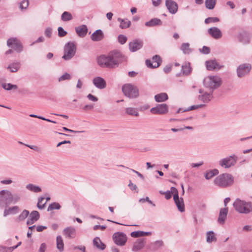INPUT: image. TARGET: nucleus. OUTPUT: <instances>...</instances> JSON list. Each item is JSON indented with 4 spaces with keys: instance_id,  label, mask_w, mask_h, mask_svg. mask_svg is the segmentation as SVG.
<instances>
[{
    "instance_id": "8",
    "label": "nucleus",
    "mask_w": 252,
    "mask_h": 252,
    "mask_svg": "<svg viewBox=\"0 0 252 252\" xmlns=\"http://www.w3.org/2000/svg\"><path fill=\"white\" fill-rule=\"evenodd\" d=\"M252 69V65L249 63L240 64L237 68V75L239 78H243L248 75Z\"/></svg>"
},
{
    "instance_id": "35",
    "label": "nucleus",
    "mask_w": 252,
    "mask_h": 252,
    "mask_svg": "<svg viewBox=\"0 0 252 252\" xmlns=\"http://www.w3.org/2000/svg\"><path fill=\"white\" fill-rule=\"evenodd\" d=\"M26 188L27 189L32 192L37 193L41 191V189L39 186H35L32 184H28Z\"/></svg>"
},
{
    "instance_id": "37",
    "label": "nucleus",
    "mask_w": 252,
    "mask_h": 252,
    "mask_svg": "<svg viewBox=\"0 0 252 252\" xmlns=\"http://www.w3.org/2000/svg\"><path fill=\"white\" fill-rule=\"evenodd\" d=\"M57 248L61 252L63 250L64 244L61 236H58L56 238Z\"/></svg>"
},
{
    "instance_id": "1",
    "label": "nucleus",
    "mask_w": 252,
    "mask_h": 252,
    "mask_svg": "<svg viewBox=\"0 0 252 252\" xmlns=\"http://www.w3.org/2000/svg\"><path fill=\"white\" fill-rule=\"evenodd\" d=\"M122 55L118 51H114L110 52L107 55H102L97 59L98 65L102 67L114 68L118 66L120 62V59Z\"/></svg>"
},
{
    "instance_id": "64",
    "label": "nucleus",
    "mask_w": 252,
    "mask_h": 252,
    "mask_svg": "<svg viewBox=\"0 0 252 252\" xmlns=\"http://www.w3.org/2000/svg\"><path fill=\"white\" fill-rule=\"evenodd\" d=\"M128 186L132 190H135L137 189L136 185L132 183L130 181Z\"/></svg>"
},
{
    "instance_id": "43",
    "label": "nucleus",
    "mask_w": 252,
    "mask_h": 252,
    "mask_svg": "<svg viewBox=\"0 0 252 252\" xmlns=\"http://www.w3.org/2000/svg\"><path fill=\"white\" fill-rule=\"evenodd\" d=\"M126 113L129 115L138 116V113L137 110L132 107H128L126 109Z\"/></svg>"
},
{
    "instance_id": "56",
    "label": "nucleus",
    "mask_w": 252,
    "mask_h": 252,
    "mask_svg": "<svg viewBox=\"0 0 252 252\" xmlns=\"http://www.w3.org/2000/svg\"><path fill=\"white\" fill-rule=\"evenodd\" d=\"M52 33V29L50 28H46L45 31V34L48 37H50L51 36Z\"/></svg>"
},
{
    "instance_id": "48",
    "label": "nucleus",
    "mask_w": 252,
    "mask_h": 252,
    "mask_svg": "<svg viewBox=\"0 0 252 252\" xmlns=\"http://www.w3.org/2000/svg\"><path fill=\"white\" fill-rule=\"evenodd\" d=\"M127 39L126 36L123 34H120L118 37V41L121 44H125L126 42Z\"/></svg>"
},
{
    "instance_id": "4",
    "label": "nucleus",
    "mask_w": 252,
    "mask_h": 252,
    "mask_svg": "<svg viewBox=\"0 0 252 252\" xmlns=\"http://www.w3.org/2000/svg\"><path fill=\"white\" fill-rule=\"evenodd\" d=\"M124 94L129 98H135L139 96V90L136 86L131 84H126L122 87Z\"/></svg>"
},
{
    "instance_id": "51",
    "label": "nucleus",
    "mask_w": 252,
    "mask_h": 252,
    "mask_svg": "<svg viewBox=\"0 0 252 252\" xmlns=\"http://www.w3.org/2000/svg\"><path fill=\"white\" fill-rule=\"evenodd\" d=\"M71 78L70 75L67 73H65L63 75H62L59 78V81H63L65 80H69Z\"/></svg>"
},
{
    "instance_id": "17",
    "label": "nucleus",
    "mask_w": 252,
    "mask_h": 252,
    "mask_svg": "<svg viewBox=\"0 0 252 252\" xmlns=\"http://www.w3.org/2000/svg\"><path fill=\"white\" fill-rule=\"evenodd\" d=\"M93 82L94 85L99 89H103L106 87V81L101 77H94Z\"/></svg>"
},
{
    "instance_id": "28",
    "label": "nucleus",
    "mask_w": 252,
    "mask_h": 252,
    "mask_svg": "<svg viewBox=\"0 0 252 252\" xmlns=\"http://www.w3.org/2000/svg\"><path fill=\"white\" fill-rule=\"evenodd\" d=\"M162 24L160 19L158 18H153L151 19L149 21L146 22L145 25L146 27H154L156 26H161Z\"/></svg>"
},
{
    "instance_id": "55",
    "label": "nucleus",
    "mask_w": 252,
    "mask_h": 252,
    "mask_svg": "<svg viewBox=\"0 0 252 252\" xmlns=\"http://www.w3.org/2000/svg\"><path fill=\"white\" fill-rule=\"evenodd\" d=\"M87 98L91 101L96 102L98 100L97 97L90 94L87 95Z\"/></svg>"
},
{
    "instance_id": "23",
    "label": "nucleus",
    "mask_w": 252,
    "mask_h": 252,
    "mask_svg": "<svg viewBox=\"0 0 252 252\" xmlns=\"http://www.w3.org/2000/svg\"><path fill=\"white\" fill-rule=\"evenodd\" d=\"M205 63L206 67L209 70H213L216 69H219L222 67L216 61H208Z\"/></svg>"
},
{
    "instance_id": "32",
    "label": "nucleus",
    "mask_w": 252,
    "mask_h": 252,
    "mask_svg": "<svg viewBox=\"0 0 252 252\" xmlns=\"http://www.w3.org/2000/svg\"><path fill=\"white\" fill-rule=\"evenodd\" d=\"M238 38L239 41L243 44H247L249 43L250 39L247 33L245 32L241 33L238 35Z\"/></svg>"
},
{
    "instance_id": "46",
    "label": "nucleus",
    "mask_w": 252,
    "mask_h": 252,
    "mask_svg": "<svg viewBox=\"0 0 252 252\" xmlns=\"http://www.w3.org/2000/svg\"><path fill=\"white\" fill-rule=\"evenodd\" d=\"M61 206L59 203L54 202L50 204L47 208V211H50L54 209L59 210Z\"/></svg>"
},
{
    "instance_id": "63",
    "label": "nucleus",
    "mask_w": 252,
    "mask_h": 252,
    "mask_svg": "<svg viewBox=\"0 0 252 252\" xmlns=\"http://www.w3.org/2000/svg\"><path fill=\"white\" fill-rule=\"evenodd\" d=\"M161 0H152V4L154 6H158L161 3Z\"/></svg>"
},
{
    "instance_id": "44",
    "label": "nucleus",
    "mask_w": 252,
    "mask_h": 252,
    "mask_svg": "<svg viewBox=\"0 0 252 252\" xmlns=\"http://www.w3.org/2000/svg\"><path fill=\"white\" fill-rule=\"evenodd\" d=\"M2 87L7 91H10L12 89L16 90L17 89L18 87L16 85H13L10 83H2Z\"/></svg>"
},
{
    "instance_id": "29",
    "label": "nucleus",
    "mask_w": 252,
    "mask_h": 252,
    "mask_svg": "<svg viewBox=\"0 0 252 252\" xmlns=\"http://www.w3.org/2000/svg\"><path fill=\"white\" fill-rule=\"evenodd\" d=\"M155 99L157 102H164L168 99V95L165 93H161L155 95Z\"/></svg>"
},
{
    "instance_id": "57",
    "label": "nucleus",
    "mask_w": 252,
    "mask_h": 252,
    "mask_svg": "<svg viewBox=\"0 0 252 252\" xmlns=\"http://www.w3.org/2000/svg\"><path fill=\"white\" fill-rule=\"evenodd\" d=\"M94 104H87V105H85L83 107V110H85V111L91 110L93 109L94 108Z\"/></svg>"
},
{
    "instance_id": "36",
    "label": "nucleus",
    "mask_w": 252,
    "mask_h": 252,
    "mask_svg": "<svg viewBox=\"0 0 252 252\" xmlns=\"http://www.w3.org/2000/svg\"><path fill=\"white\" fill-rule=\"evenodd\" d=\"M206 241L208 243H212L217 241V238L216 237L215 234L213 231H210L207 233Z\"/></svg>"
},
{
    "instance_id": "10",
    "label": "nucleus",
    "mask_w": 252,
    "mask_h": 252,
    "mask_svg": "<svg viewBox=\"0 0 252 252\" xmlns=\"http://www.w3.org/2000/svg\"><path fill=\"white\" fill-rule=\"evenodd\" d=\"M113 239L116 245L122 246L126 244L127 237L124 233L118 232L113 235Z\"/></svg>"
},
{
    "instance_id": "14",
    "label": "nucleus",
    "mask_w": 252,
    "mask_h": 252,
    "mask_svg": "<svg viewBox=\"0 0 252 252\" xmlns=\"http://www.w3.org/2000/svg\"><path fill=\"white\" fill-rule=\"evenodd\" d=\"M161 63V60L158 55H155L152 58V61L147 60L146 64L148 67L156 68L160 65Z\"/></svg>"
},
{
    "instance_id": "16",
    "label": "nucleus",
    "mask_w": 252,
    "mask_h": 252,
    "mask_svg": "<svg viewBox=\"0 0 252 252\" xmlns=\"http://www.w3.org/2000/svg\"><path fill=\"white\" fill-rule=\"evenodd\" d=\"M143 45L142 40L135 39L129 43V49L130 52H134L140 49Z\"/></svg>"
},
{
    "instance_id": "15",
    "label": "nucleus",
    "mask_w": 252,
    "mask_h": 252,
    "mask_svg": "<svg viewBox=\"0 0 252 252\" xmlns=\"http://www.w3.org/2000/svg\"><path fill=\"white\" fill-rule=\"evenodd\" d=\"M165 6L171 14H174L178 11V4L173 0H165Z\"/></svg>"
},
{
    "instance_id": "45",
    "label": "nucleus",
    "mask_w": 252,
    "mask_h": 252,
    "mask_svg": "<svg viewBox=\"0 0 252 252\" xmlns=\"http://www.w3.org/2000/svg\"><path fill=\"white\" fill-rule=\"evenodd\" d=\"M181 49L184 54H189L191 52V50L189 48V44L188 43H183Z\"/></svg>"
},
{
    "instance_id": "50",
    "label": "nucleus",
    "mask_w": 252,
    "mask_h": 252,
    "mask_svg": "<svg viewBox=\"0 0 252 252\" xmlns=\"http://www.w3.org/2000/svg\"><path fill=\"white\" fill-rule=\"evenodd\" d=\"M44 199V197H40L39 198H38V202H37V207L39 209H42L43 208H44V206H45V205L46 204V202H45L44 204H42V201Z\"/></svg>"
},
{
    "instance_id": "40",
    "label": "nucleus",
    "mask_w": 252,
    "mask_h": 252,
    "mask_svg": "<svg viewBox=\"0 0 252 252\" xmlns=\"http://www.w3.org/2000/svg\"><path fill=\"white\" fill-rule=\"evenodd\" d=\"M10 204L11 203H16L19 202L21 199V196L19 194L15 193L12 194L11 192L10 196Z\"/></svg>"
},
{
    "instance_id": "27",
    "label": "nucleus",
    "mask_w": 252,
    "mask_h": 252,
    "mask_svg": "<svg viewBox=\"0 0 252 252\" xmlns=\"http://www.w3.org/2000/svg\"><path fill=\"white\" fill-rule=\"evenodd\" d=\"M19 211V208L17 206L9 207L5 209L3 212V216L6 217L10 214H16Z\"/></svg>"
},
{
    "instance_id": "49",
    "label": "nucleus",
    "mask_w": 252,
    "mask_h": 252,
    "mask_svg": "<svg viewBox=\"0 0 252 252\" xmlns=\"http://www.w3.org/2000/svg\"><path fill=\"white\" fill-rule=\"evenodd\" d=\"M29 0H23L20 3V8L21 9H26L29 6Z\"/></svg>"
},
{
    "instance_id": "59",
    "label": "nucleus",
    "mask_w": 252,
    "mask_h": 252,
    "mask_svg": "<svg viewBox=\"0 0 252 252\" xmlns=\"http://www.w3.org/2000/svg\"><path fill=\"white\" fill-rule=\"evenodd\" d=\"M201 52L203 54H208L210 53V50L209 47L204 46Z\"/></svg>"
},
{
    "instance_id": "12",
    "label": "nucleus",
    "mask_w": 252,
    "mask_h": 252,
    "mask_svg": "<svg viewBox=\"0 0 252 252\" xmlns=\"http://www.w3.org/2000/svg\"><path fill=\"white\" fill-rule=\"evenodd\" d=\"M7 45L17 52H20L22 50V46L16 38L12 37L8 39L7 41Z\"/></svg>"
},
{
    "instance_id": "9",
    "label": "nucleus",
    "mask_w": 252,
    "mask_h": 252,
    "mask_svg": "<svg viewBox=\"0 0 252 252\" xmlns=\"http://www.w3.org/2000/svg\"><path fill=\"white\" fill-rule=\"evenodd\" d=\"M150 112L153 114L164 115L168 113V106L166 104H158L151 109Z\"/></svg>"
},
{
    "instance_id": "41",
    "label": "nucleus",
    "mask_w": 252,
    "mask_h": 252,
    "mask_svg": "<svg viewBox=\"0 0 252 252\" xmlns=\"http://www.w3.org/2000/svg\"><path fill=\"white\" fill-rule=\"evenodd\" d=\"M20 67V63L18 62L14 63L8 65L7 68L9 69L11 72H16Z\"/></svg>"
},
{
    "instance_id": "26",
    "label": "nucleus",
    "mask_w": 252,
    "mask_h": 252,
    "mask_svg": "<svg viewBox=\"0 0 252 252\" xmlns=\"http://www.w3.org/2000/svg\"><path fill=\"white\" fill-rule=\"evenodd\" d=\"M75 31L79 36L83 37L87 34L88 29L86 25H82L76 27Z\"/></svg>"
},
{
    "instance_id": "25",
    "label": "nucleus",
    "mask_w": 252,
    "mask_h": 252,
    "mask_svg": "<svg viewBox=\"0 0 252 252\" xmlns=\"http://www.w3.org/2000/svg\"><path fill=\"white\" fill-rule=\"evenodd\" d=\"M228 213V208H224L220 209L218 221L220 224H223L226 218Z\"/></svg>"
},
{
    "instance_id": "30",
    "label": "nucleus",
    "mask_w": 252,
    "mask_h": 252,
    "mask_svg": "<svg viewBox=\"0 0 252 252\" xmlns=\"http://www.w3.org/2000/svg\"><path fill=\"white\" fill-rule=\"evenodd\" d=\"M118 21L120 22V28L122 29H125L129 27L131 25V22L127 19L118 18Z\"/></svg>"
},
{
    "instance_id": "52",
    "label": "nucleus",
    "mask_w": 252,
    "mask_h": 252,
    "mask_svg": "<svg viewBox=\"0 0 252 252\" xmlns=\"http://www.w3.org/2000/svg\"><path fill=\"white\" fill-rule=\"evenodd\" d=\"M58 35L60 37H63L65 36L67 34V32L65 31L63 28L61 27H60L58 29Z\"/></svg>"
},
{
    "instance_id": "5",
    "label": "nucleus",
    "mask_w": 252,
    "mask_h": 252,
    "mask_svg": "<svg viewBox=\"0 0 252 252\" xmlns=\"http://www.w3.org/2000/svg\"><path fill=\"white\" fill-rule=\"evenodd\" d=\"M204 84L206 87L213 90L219 87L221 85V79L220 77L215 76H210L204 80Z\"/></svg>"
},
{
    "instance_id": "19",
    "label": "nucleus",
    "mask_w": 252,
    "mask_h": 252,
    "mask_svg": "<svg viewBox=\"0 0 252 252\" xmlns=\"http://www.w3.org/2000/svg\"><path fill=\"white\" fill-rule=\"evenodd\" d=\"M39 213L37 211H33L29 214V217L27 220V225H32L39 219Z\"/></svg>"
},
{
    "instance_id": "7",
    "label": "nucleus",
    "mask_w": 252,
    "mask_h": 252,
    "mask_svg": "<svg viewBox=\"0 0 252 252\" xmlns=\"http://www.w3.org/2000/svg\"><path fill=\"white\" fill-rule=\"evenodd\" d=\"M237 157L233 155L221 159L219 161V165L224 168H229L234 166L237 162Z\"/></svg>"
},
{
    "instance_id": "21",
    "label": "nucleus",
    "mask_w": 252,
    "mask_h": 252,
    "mask_svg": "<svg viewBox=\"0 0 252 252\" xmlns=\"http://www.w3.org/2000/svg\"><path fill=\"white\" fill-rule=\"evenodd\" d=\"M173 199L178 210L181 212H184L185 211V206L183 199L182 198H179L178 194H174Z\"/></svg>"
},
{
    "instance_id": "47",
    "label": "nucleus",
    "mask_w": 252,
    "mask_h": 252,
    "mask_svg": "<svg viewBox=\"0 0 252 252\" xmlns=\"http://www.w3.org/2000/svg\"><path fill=\"white\" fill-rule=\"evenodd\" d=\"M220 21V19L217 17H208L205 20V23L206 24L210 23H216Z\"/></svg>"
},
{
    "instance_id": "34",
    "label": "nucleus",
    "mask_w": 252,
    "mask_h": 252,
    "mask_svg": "<svg viewBox=\"0 0 252 252\" xmlns=\"http://www.w3.org/2000/svg\"><path fill=\"white\" fill-rule=\"evenodd\" d=\"M93 243L94 246L98 249L103 250L105 248V245L102 243L100 239L98 237H95L94 239Z\"/></svg>"
},
{
    "instance_id": "31",
    "label": "nucleus",
    "mask_w": 252,
    "mask_h": 252,
    "mask_svg": "<svg viewBox=\"0 0 252 252\" xmlns=\"http://www.w3.org/2000/svg\"><path fill=\"white\" fill-rule=\"evenodd\" d=\"M30 212L27 210H24L15 219L16 222H21L24 221L29 215Z\"/></svg>"
},
{
    "instance_id": "6",
    "label": "nucleus",
    "mask_w": 252,
    "mask_h": 252,
    "mask_svg": "<svg viewBox=\"0 0 252 252\" xmlns=\"http://www.w3.org/2000/svg\"><path fill=\"white\" fill-rule=\"evenodd\" d=\"M64 55L62 58L68 61L72 59L75 55L76 52V46L73 42H68L64 47Z\"/></svg>"
},
{
    "instance_id": "20",
    "label": "nucleus",
    "mask_w": 252,
    "mask_h": 252,
    "mask_svg": "<svg viewBox=\"0 0 252 252\" xmlns=\"http://www.w3.org/2000/svg\"><path fill=\"white\" fill-rule=\"evenodd\" d=\"M208 33L215 39H220L222 36L220 30L217 27H213L208 29Z\"/></svg>"
},
{
    "instance_id": "61",
    "label": "nucleus",
    "mask_w": 252,
    "mask_h": 252,
    "mask_svg": "<svg viewBox=\"0 0 252 252\" xmlns=\"http://www.w3.org/2000/svg\"><path fill=\"white\" fill-rule=\"evenodd\" d=\"M203 164V162L200 161L199 163H192L190 164V166L192 168H195V167H198Z\"/></svg>"
},
{
    "instance_id": "13",
    "label": "nucleus",
    "mask_w": 252,
    "mask_h": 252,
    "mask_svg": "<svg viewBox=\"0 0 252 252\" xmlns=\"http://www.w3.org/2000/svg\"><path fill=\"white\" fill-rule=\"evenodd\" d=\"M199 93L201 94L198 95V99L204 103H208L213 98L212 91H210L209 93H207L202 89H200Z\"/></svg>"
},
{
    "instance_id": "60",
    "label": "nucleus",
    "mask_w": 252,
    "mask_h": 252,
    "mask_svg": "<svg viewBox=\"0 0 252 252\" xmlns=\"http://www.w3.org/2000/svg\"><path fill=\"white\" fill-rule=\"evenodd\" d=\"M46 250V245L45 243H42L41 244L39 249L38 250L39 252H45Z\"/></svg>"
},
{
    "instance_id": "54",
    "label": "nucleus",
    "mask_w": 252,
    "mask_h": 252,
    "mask_svg": "<svg viewBox=\"0 0 252 252\" xmlns=\"http://www.w3.org/2000/svg\"><path fill=\"white\" fill-rule=\"evenodd\" d=\"M145 201H147L149 203L152 204L153 206H155V204L153 203L151 200H150L148 197H146L145 198H141L139 199L140 202H144Z\"/></svg>"
},
{
    "instance_id": "11",
    "label": "nucleus",
    "mask_w": 252,
    "mask_h": 252,
    "mask_svg": "<svg viewBox=\"0 0 252 252\" xmlns=\"http://www.w3.org/2000/svg\"><path fill=\"white\" fill-rule=\"evenodd\" d=\"M11 192L8 190H2L0 191V206L10 204Z\"/></svg>"
},
{
    "instance_id": "39",
    "label": "nucleus",
    "mask_w": 252,
    "mask_h": 252,
    "mask_svg": "<svg viewBox=\"0 0 252 252\" xmlns=\"http://www.w3.org/2000/svg\"><path fill=\"white\" fill-rule=\"evenodd\" d=\"M73 19L71 14L67 11H64L61 15V19L63 22H67Z\"/></svg>"
},
{
    "instance_id": "38",
    "label": "nucleus",
    "mask_w": 252,
    "mask_h": 252,
    "mask_svg": "<svg viewBox=\"0 0 252 252\" xmlns=\"http://www.w3.org/2000/svg\"><path fill=\"white\" fill-rule=\"evenodd\" d=\"M182 71L183 74L185 75H188L190 73L191 68L189 63H186L182 65Z\"/></svg>"
},
{
    "instance_id": "33",
    "label": "nucleus",
    "mask_w": 252,
    "mask_h": 252,
    "mask_svg": "<svg viewBox=\"0 0 252 252\" xmlns=\"http://www.w3.org/2000/svg\"><path fill=\"white\" fill-rule=\"evenodd\" d=\"M151 234L150 232H144L142 231H133L131 233L130 235L132 237L138 238L144 236H148Z\"/></svg>"
},
{
    "instance_id": "58",
    "label": "nucleus",
    "mask_w": 252,
    "mask_h": 252,
    "mask_svg": "<svg viewBox=\"0 0 252 252\" xmlns=\"http://www.w3.org/2000/svg\"><path fill=\"white\" fill-rule=\"evenodd\" d=\"M214 176L213 172H211V171L207 172L205 175V177L207 180L210 179Z\"/></svg>"
},
{
    "instance_id": "53",
    "label": "nucleus",
    "mask_w": 252,
    "mask_h": 252,
    "mask_svg": "<svg viewBox=\"0 0 252 252\" xmlns=\"http://www.w3.org/2000/svg\"><path fill=\"white\" fill-rule=\"evenodd\" d=\"M204 106H205L204 104L192 105L190 107L188 108L187 110H185L183 111L185 112V111H186L193 110H194V109H197V108H201V107H203Z\"/></svg>"
},
{
    "instance_id": "22",
    "label": "nucleus",
    "mask_w": 252,
    "mask_h": 252,
    "mask_svg": "<svg viewBox=\"0 0 252 252\" xmlns=\"http://www.w3.org/2000/svg\"><path fill=\"white\" fill-rule=\"evenodd\" d=\"M104 38V34L101 30H96L91 36V39L94 41H99Z\"/></svg>"
},
{
    "instance_id": "3",
    "label": "nucleus",
    "mask_w": 252,
    "mask_h": 252,
    "mask_svg": "<svg viewBox=\"0 0 252 252\" xmlns=\"http://www.w3.org/2000/svg\"><path fill=\"white\" fill-rule=\"evenodd\" d=\"M235 210L240 213L247 214L252 211V204L237 199L233 203Z\"/></svg>"
},
{
    "instance_id": "2",
    "label": "nucleus",
    "mask_w": 252,
    "mask_h": 252,
    "mask_svg": "<svg viewBox=\"0 0 252 252\" xmlns=\"http://www.w3.org/2000/svg\"><path fill=\"white\" fill-rule=\"evenodd\" d=\"M233 183L234 178L232 175L226 173L219 175L214 180L215 184L221 188L230 187L233 185Z\"/></svg>"
},
{
    "instance_id": "42",
    "label": "nucleus",
    "mask_w": 252,
    "mask_h": 252,
    "mask_svg": "<svg viewBox=\"0 0 252 252\" xmlns=\"http://www.w3.org/2000/svg\"><path fill=\"white\" fill-rule=\"evenodd\" d=\"M216 0H205V4L208 9H213L216 5Z\"/></svg>"
},
{
    "instance_id": "62",
    "label": "nucleus",
    "mask_w": 252,
    "mask_h": 252,
    "mask_svg": "<svg viewBox=\"0 0 252 252\" xmlns=\"http://www.w3.org/2000/svg\"><path fill=\"white\" fill-rule=\"evenodd\" d=\"M106 228V226L105 225H95L94 226V230H97L98 229H101L103 230Z\"/></svg>"
},
{
    "instance_id": "18",
    "label": "nucleus",
    "mask_w": 252,
    "mask_h": 252,
    "mask_svg": "<svg viewBox=\"0 0 252 252\" xmlns=\"http://www.w3.org/2000/svg\"><path fill=\"white\" fill-rule=\"evenodd\" d=\"M63 233L66 238L73 239L76 236V229L72 226L67 227L63 229Z\"/></svg>"
},
{
    "instance_id": "24",
    "label": "nucleus",
    "mask_w": 252,
    "mask_h": 252,
    "mask_svg": "<svg viewBox=\"0 0 252 252\" xmlns=\"http://www.w3.org/2000/svg\"><path fill=\"white\" fill-rule=\"evenodd\" d=\"M145 242L144 239H138L134 243L132 251L134 252L138 251L141 250L145 245Z\"/></svg>"
}]
</instances>
